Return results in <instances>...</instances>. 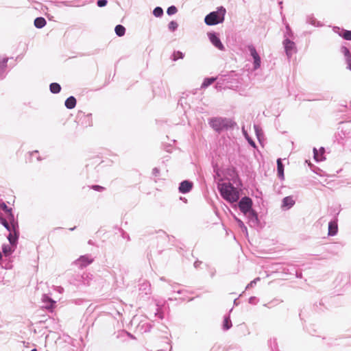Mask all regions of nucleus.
<instances>
[{"mask_svg":"<svg viewBox=\"0 0 351 351\" xmlns=\"http://www.w3.org/2000/svg\"><path fill=\"white\" fill-rule=\"evenodd\" d=\"M160 173V170L157 167H154L153 169H152V175L154 176H158Z\"/></svg>","mask_w":351,"mask_h":351,"instance_id":"nucleus-46","label":"nucleus"},{"mask_svg":"<svg viewBox=\"0 0 351 351\" xmlns=\"http://www.w3.org/2000/svg\"><path fill=\"white\" fill-rule=\"evenodd\" d=\"M114 32L118 36L121 37L125 35V28L122 25H117L114 28Z\"/></svg>","mask_w":351,"mask_h":351,"instance_id":"nucleus-29","label":"nucleus"},{"mask_svg":"<svg viewBox=\"0 0 351 351\" xmlns=\"http://www.w3.org/2000/svg\"><path fill=\"white\" fill-rule=\"evenodd\" d=\"M193 186V182L188 180H183L179 184L178 191L180 193L185 194L189 193L192 190Z\"/></svg>","mask_w":351,"mask_h":351,"instance_id":"nucleus-11","label":"nucleus"},{"mask_svg":"<svg viewBox=\"0 0 351 351\" xmlns=\"http://www.w3.org/2000/svg\"><path fill=\"white\" fill-rule=\"evenodd\" d=\"M295 204V200L291 196H287L282 200L281 208L282 210H289Z\"/></svg>","mask_w":351,"mask_h":351,"instance_id":"nucleus-17","label":"nucleus"},{"mask_svg":"<svg viewBox=\"0 0 351 351\" xmlns=\"http://www.w3.org/2000/svg\"><path fill=\"white\" fill-rule=\"evenodd\" d=\"M273 342H274V343L275 345L276 344V339H274V340H273Z\"/></svg>","mask_w":351,"mask_h":351,"instance_id":"nucleus-60","label":"nucleus"},{"mask_svg":"<svg viewBox=\"0 0 351 351\" xmlns=\"http://www.w3.org/2000/svg\"><path fill=\"white\" fill-rule=\"evenodd\" d=\"M34 23L36 28L41 29L45 26L47 21L45 18L40 16L36 18Z\"/></svg>","mask_w":351,"mask_h":351,"instance_id":"nucleus-23","label":"nucleus"},{"mask_svg":"<svg viewBox=\"0 0 351 351\" xmlns=\"http://www.w3.org/2000/svg\"><path fill=\"white\" fill-rule=\"evenodd\" d=\"M184 57V54L180 51H176L173 53L171 59L173 61H176L178 59H183Z\"/></svg>","mask_w":351,"mask_h":351,"instance_id":"nucleus-30","label":"nucleus"},{"mask_svg":"<svg viewBox=\"0 0 351 351\" xmlns=\"http://www.w3.org/2000/svg\"><path fill=\"white\" fill-rule=\"evenodd\" d=\"M37 159H38V160H41V158L40 157H38Z\"/></svg>","mask_w":351,"mask_h":351,"instance_id":"nucleus-63","label":"nucleus"},{"mask_svg":"<svg viewBox=\"0 0 351 351\" xmlns=\"http://www.w3.org/2000/svg\"><path fill=\"white\" fill-rule=\"evenodd\" d=\"M128 335L130 336V337H131V338H132V339H134V337L133 335H130V334H128Z\"/></svg>","mask_w":351,"mask_h":351,"instance_id":"nucleus-59","label":"nucleus"},{"mask_svg":"<svg viewBox=\"0 0 351 351\" xmlns=\"http://www.w3.org/2000/svg\"><path fill=\"white\" fill-rule=\"evenodd\" d=\"M93 280V275L90 273L83 272L82 274H77L73 275L70 279L69 282L77 287L81 286H88Z\"/></svg>","mask_w":351,"mask_h":351,"instance_id":"nucleus-5","label":"nucleus"},{"mask_svg":"<svg viewBox=\"0 0 351 351\" xmlns=\"http://www.w3.org/2000/svg\"><path fill=\"white\" fill-rule=\"evenodd\" d=\"M58 229H61V228L58 227V228H55V230H58Z\"/></svg>","mask_w":351,"mask_h":351,"instance_id":"nucleus-62","label":"nucleus"},{"mask_svg":"<svg viewBox=\"0 0 351 351\" xmlns=\"http://www.w3.org/2000/svg\"><path fill=\"white\" fill-rule=\"evenodd\" d=\"M108 1L107 0H97V5L99 8L104 7L107 5Z\"/></svg>","mask_w":351,"mask_h":351,"instance_id":"nucleus-43","label":"nucleus"},{"mask_svg":"<svg viewBox=\"0 0 351 351\" xmlns=\"http://www.w3.org/2000/svg\"><path fill=\"white\" fill-rule=\"evenodd\" d=\"M3 208L8 213H9V215L10 213H12V208H8L5 203H3Z\"/></svg>","mask_w":351,"mask_h":351,"instance_id":"nucleus-48","label":"nucleus"},{"mask_svg":"<svg viewBox=\"0 0 351 351\" xmlns=\"http://www.w3.org/2000/svg\"><path fill=\"white\" fill-rule=\"evenodd\" d=\"M42 300L44 303H45V308H52L53 306L55 305L56 302L53 300L50 297H49L47 295L44 294L43 295Z\"/></svg>","mask_w":351,"mask_h":351,"instance_id":"nucleus-22","label":"nucleus"},{"mask_svg":"<svg viewBox=\"0 0 351 351\" xmlns=\"http://www.w3.org/2000/svg\"><path fill=\"white\" fill-rule=\"evenodd\" d=\"M282 44L287 58H291L292 55L297 51L295 43L289 38H285Z\"/></svg>","mask_w":351,"mask_h":351,"instance_id":"nucleus-7","label":"nucleus"},{"mask_svg":"<svg viewBox=\"0 0 351 351\" xmlns=\"http://www.w3.org/2000/svg\"><path fill=\"white\" fill-rule=\"evenodd\" d=\"M254 130L256 132L257 138L260 141V132H261L260 128L258 125H256L254 126Z\"/></svg>","mask_w":351,"mask_h":351,"instance_id":"nucleus-45","label":"nucleus"},{"mask_svg":"<svg viewBox=\"0 0 351 351\" xmlns=\"http://www.w3.org/2000/svg\"><path fill=\"white\" fill-rule=\"evenodd\" d=\"M75 228H76V227L75 226V227H73V228H70L69 230H70L71 231H73V230H74Z\"/></svg>","mask_w":351,"mask_h":351,"instance_id":"nucleus-58","label":"nucleus"},{"mask_svg":"<svg viewBox=\"0 0 351 351\" xmlns=\"http://www.w3.org/2000/svg\"><path fill=\"white\" fill-rule=\"evenodd\" d=\"M232 322L230 318V316L226 315L224 317L223 322V329L224 330H228L232 327Z\"/></svg>","mask_w":351,"mask_h":351,"instance_id":"nucleus-26","label":"nucleus"},{"mask_svg":"<svg viewBox=\"0 0 351 351\" xmlns=\"http://www.w3.org/2000/svg\"><path fill=\"white\" fill-rule=\"evenodd\" d=\"M153 14L156 17H161L163 15V10L161 7L157 6L153 10Z\"/></svg>","mask_w":351,"mask_h":351,"instance_id":"nucleus-34","label":"nucleus"},{"mask_svg":"<svg viewBox=\"0 0 351 351\" xmlns=\"http://www.w3.org/2000/svg\"><path fill=\"white\" fill-rule=\"evenodd\" d=\"M234 304H236V303H237V299H235V300H234Z\"/></svg>","mask_w":351,"mask_h":351,"instance_id":"nucleus-64","label":"nucleus"},{"mask_svg":"<svg viewBox=\"0 0 351 351\" xmlns=\"http://www.w3.org/2000/svg\"><path fill=\"white\" fill-rule=\"evenodd\" d=\"M235 221H237L239 227L241 229L242 232L247 234V227L245 226L244 223L237 217H235Z\"/></svg>","mask_w":351,"mask_h":351,"instance_id":"nucleus-32","label":"nucleus"},{"mask_svg":"<svg viewBox=\"0 0 351 351\" xmlns=\"http://www.w3.org/2000/svg\"><path fill=\"white\" fill-rule=\"evenodd\" d=\"M76 103L77 101L75 97L70 96L65 100L64 105L67 109L71 110L75 107Z\"/></svg>","mask_w":351,"mask_h":351,"instance_id":"nucleus-21","label":"nucleus"},{"mask_svg":"<svg viewBox=\"0 0 351 351\" xmlns=\"http://www.w3.org/2000/svg\"><path fill=\"white\" fill-rule=\"evenodd\" d=\"M31 351H37V350L36 348H34Z\"/></svg>","mask_w":351,"mask_h":351,"instance_id":"nucleus-61","label":"nucleus"},{"mask_svg":"<svg viewBox=\"0 0 351 351\" xmlns=\"http://www.w3.org/2000/svg\"><path fill=\"white\" fill-rule=\"evenodd\" d=\"M184 292V290H182V289H178L176 291V293H178V294H181Z\"/></svg>","mask_w":351,"mask_h":351,"instance_id":"nucleus-52","label":"nucleus"},{"mask_svg":"<svg viewBox=\"0 0 351 351\" xmlns=\"http://www.w3.org/2000/svg\"><path fill=\"white\" fill-rule=\"evenodd\" d=\"M306 23L315 27L322 26V24L319 21H317V19L313 15H309L306 17Z\"/></svg>","mask_w":351,"mask_h":351,"instance_id":"nucleus-24","label":"nucleus"},{"mask_svg":"<svg viewBox=\"0 0 351 351\" xmlns=\"http://www.w3.org/2000/svg\"><path fill=\"white\" fill-rule=\"evenodd\" d=\"M347 64V69L351 71V60L346 62Z\"/></svg>","mask_w":351,"mask_h":351,"instance_id":"nucleus-50","label":"nucleus"},{"mask_svg":"<svg viewBox=\"0 0 351 351\" xmlns=\"http://www.w3.org/2000/svg\"><path fill=\"white\" fill-rule=\"evenodd\" d=\"M293 36V33L290 27V26L287 24L285 26V32L284 34V37L285 38H292Z\"/></svg>","mask_w":351,"mask_h":351,"instance_id":"nucleus-33","label":"nucleus"},{"mask_svg":"<svg viewBox=\"0 0 351 351\" xmlns=\"http://www.w3.org/2000/svg\"><path fill=\"white\" fill-rule=\"evenodd\" d=\"M7 238L9 241V244L16 247L18 240L19 238V234L12 233L11 232V233L9 232V234L8 235Z\"/></svg>","mask_w":351,"mask_h":351,"instance_id":"nucleus-19","label":"nucleus"},{"mask_svg":"<svg viewBox=\"0 0 351 351\" xmlns=\"http://www.w3.org/2000/svg\"><path fill=\"white\" fill-rule=\"evenodd\" d=\"M208 38L210 43L214 45L217 49L220 51H224L225 47L221 43L218 34L216 32H208Z\"/></svg>","mask_w":351,"mask_h":351,"instance_id":"nucleus-9","label":"nucleus"},{"mask_svg":"<svg viewBox=\"0 0 351 351\" xmlns=\"http://www.w3.org/2000/svg\"><path fill=\"white\" fill-rule=\"evenodd\" d=\"M16 247L4 243L2 245V254L5 257L8 258L10 257L12 254L15 251Z\"/></svg>","mask_w":351,"mask_h":351,"instance_id":"nucleus-18","label":"nucleus"},{"mask_svg":"<svg viewBox=\"0 0 351 351\" xmlns=\"http://www.w3.org/2000/svg\"><path fill=\"white\" fill-rule=\"evenodd\" d=\"M156 306L157 308L154 315L155 317H158L159 319H162L164 318V313L162 311V308L158 305V304H157Z\"/></svg>","mask_w":351,"mask_h":351,"instance_id":"nucleus-35","label":"nucleus"},{"mask_svg":"<svg viewBox=\"0 0 351 351\" xmlns=\"http://www.w3.org/2000/svg\"><path fill=\"white\" fill-rule=\"evenodd\" d=\"M221 196L229 203H234L239 199V190L230 182H223L217 186Z\"/></svg>","mask_w":351,"mask_h":351,"instance_id":"nucleus-2","label":"nucleus"},{"mask_svg":"<svg viewBox=\"0 0 351 351\" xmlns=\"http://www.w3.org/2000/svg\"><path fill=\"white\" fill-rule=\"evenodd\" d=\"M319 151L321 152L320 156L318 154L317 149L315 147L313 148L314 159L317 162L322 161L323 160V158H324L322 155L324 153V147H321Z\"/></svg>","mask_w":351,"mask_h":351,"instance_id":"nucleus-27","label":"nucleus"},{"mask_svg":"<svg viewBox=\"0 0 351 351\" xmlns=\"http://www.w3.org/2000/svg\"><path fill=\"white\" fill-rule=\"evenodd\" d=\"M202 264V262L201 261H197L194 263V267L195 268H197L199 267V265Z\"/></svg>","mask_w":351,"mask_h":351,"instance_id":"nucleus-49","label":"nucleus"},{"mask_svg":"<svg viewBox=\"0 0 351 351\" xmlns=\"http://www.w3.org/2000/svg\"><path fill=\"white\" fill-rule=\"evenodd\" d=\"M177 12L178 9L175 5H171L167 10V14L169 16L175 14Z\"/></svg>","mask_w":351,"mask_h":351,"instance_id":"nucleus-37","label":"nucleus"},{"mask_svg":"<svg viewBox=\"0 0 351 351\" xmlns=\"http://www.w3.org/2000/svg\"><path fill=\"white\" fill-rule=\"evenodd\" d=\"M209 125L215 132L220 133L224 130L233 128L236 123L230 119L214 117L209 120Z\"/></svg>","mask_w":351,"mask_h":351,"instance_id":"nucleus-3","label":"nucleus"},{"mask_svg":"<svg viewBox=\"0 0 351 351\" xmlns=\"http://www.w3.org/2000/svg\"><path fill=\"white\" fill-rule=\"evenodd\" d=\"M8 220L10 222V227L8 228L10 230L8 231L10 233H11L12 232V233L19 234V227L18 221L15 220L13 213H10L8 215Z\"/></svg>","mask_w":351,"mask_h":351,"instance_id":"nucleus-13","label":"nucleus"},{"mask_svg":"<svg viewBox=\"0 0 351 351\" xmlns=\"http://www.w3.org/2000/svg\"><path fill=\"white\" fill-rule=\"evenodd\" d=\"M2 258H3V254H2L1 251L0 250V261L2 259Z\"/></svg>","mask_w":351,"mask_h":351,"instance_id":"nucleus-57","label":"nucleus"},{"mask_svg":"<svg viewBox=\"0 0 351 351\" xmlns=\"http://www.w3.org/2000/svg\"><path fill=\"white\" fill-rule=\"evenodd\" d=\"M180 199L182 200L183 202H184L185 203L187 202V199L185 197H181Z\"/></svg>","mask_w":351,"mask_h":351,"instance_id":"nucleus-54","label":"nucleus"},{"mask_svg":"<svg viewBox=\"0 0 351 351\" xmlns=\"http://www.w3.org/2000/svg\"><path fill=\"white\" fill-rule=\"evenodd\" d=\"M160 279V280L166 281V282H168L169 283H170V282H171V281H168V280H167L165 279V277H161Z\"/></svg>","mask_w":351,"mask_h":351,"instance_id":"nucleus-53","label":"nucleus"},{"mask_svg":"<svg viewBox=\"0 0 351 351\" xmlns=\"http://www.w3.org/2000/svg\"><path fill=\"white\" fill-rule=\"evenodd\" d=\"M186 98L182 96L180 98L179 101H178V105H180L184 109H185L186 106H184V103L185 104L186 106H188V107L189 108V105H188L186 102H184V100H185Z\"/></svg>","mask_w":351,"mask_h":351,"instance_id":"nucleus-41","label":"nucleus"},{"mask_svg":"<svg viewBox=\"0 0 351 351\" xmlns=\"http://www.w3.org/2000/svg\"><path fill=\"white\" fill-rule=\"evenodd\" d=\"M277 173L278 178L280 180H284V165L282 164V160L280 158L277 160Z\"/></svg>","mask_w":351,"mask_h":351,"instance_id":"nucleus-20","label":"nucleus"},{"mask_svg":"<svg viewBox=\"0 0 351 351\" xmlns=\"http://www.w3.org/2000/svg\"><path fill=\"white\" fill-rule=\"evenodd\" d=\"M169 285H170V286H171V288H172V291H173V292H176V291H177V290H176V287H177L178 286H180V284L176 283V282H171L169 283Z\"/></svg>","mask_w":351,"mask_h":351,"instance_id":"nucleus-44","label":"nucleus"},{"mask_svg":"<svg viewBox=\"0 0 351 351\" xmlns=\"http://www.w3.org/2000/svg\"><path fill=\"white\" fill-rule=\"evenodd\" d=\"M147 327H148V328H146V329L145 330V332H148V331H149V330H150V329H151V326H150V325H149V326H147Z\"/></svg>","mask_w":351,"mask_h":351,"instance_id":"nucleus-55","label":"nucleus"},{"mask_svg":"<svg viewBox=\"0 0 351 351\" xmlns=\"http://www.w3.org/2000/svg\"><path fill=\"white\" fill-rule=\"evenodd\" d=\"M8 58L0 56V80L4 79L7 75Z\"/></svg>","mask_w":351,"mask_h":351,"instance_id":"nucleus-14","label":"nucleus"},{"mask_svg":"<svg viewBox=\"0 0 351 351\" xmlns=\"http://www.w3.org/2000/svg\"><path fill=\"white\" fill-rule=\"evenodd\" d=\"M93 261V258H90L88 255H83L75 260L73 262V264L77 265L80 268H83L92 263Z\"/></svg>","mask_w":351,"mask_h":351,"instance_id":"nucleus-10","label":"nucleus"},{"mask_svg":"<svg viewBox=\"0 0 351 351\" xmlns=\"http://www.w3.org/2000/svg\"><path fill=\"white\" fill-rule=\"evenodd\" d=\"M337 215L334 217L332 220H331L328 223V236H335L337 234L338 232V226H337Z\"/></svg>","mask_w":351,"mask_h":351,"instance_id":"nucleus-15","label":"nucleus"},{"mask_svg":"<svg viewBox=\"0 0 351 351\" xmlns=\"http://www.w3.org/2000/svg\"><path fill=\"white\" fill-rule=\"evenodd\" d=\"M167 346L169 348V350H167V349H165V350L162 349V350H158L157 351H170L171 349V346L170 345H169V344L167 345Z\"/></svg>","mask_w":351,"mask_h":351,"instance_id":"nucleus-51","label":"nucleus"},{"mask_svg":"<svg viewBox=\"0 0 351 351\" xmlns=\"http://www.w3.org/2000/svg\"><path fill=\"white\" fill-rule=\"evenodd\" d=\"M90 188L95 191H99V192L103 191L105 189V188L104 186H101L100 185H97V184L92 185L90 186Z\"/></svg>","mask_w":351,"mask_h":351,"instance_id":"nucleus-42","label":"nucleus"},{"mask_svg":"<svg viewBox=\"0 0 351 351\" xmlns=\"http://www.w3.org/2000/svg\"><path fill=\"white\" fill-rule=\"evenodd\" d=\"M259 280H260V278H259V277L254 278L252 281H251V282H250L247 285V287H246V289H250V288H251V287H253L256 284V282H257L258 281H259Z\"/></svg>","mask_w":351,"mask_h":351,"instance_id":"nucleus-40","label":"nucleus"},{"mask_svg":"<svg viewBox=\"0 0 351 351\" xmlns=\"http://www.w3.org/2000/svg\"><path fill=\"white\" fill-rule=\"evenodd\" d=\"M257 298L254 296H252L249 298V303L252 304H255L256 303Z\"/></svg>","mask_w":351,"mask_h":351,"instance_id":"nucleus-47","label":"nucleus"},{"mask_svg":"<svg viewBox=\"0 0 351 351\" xmlns=\"http://www.w3.org/2000/svg\"><path fill=\"white\" fill-rule=\"evenodd\" d=\"M341 52L344 55L346 62L351 61V53L348 48L345 46L341 47Z\"/></svg>","mask_w":351,"mask_h":351,"instance_id":"nucleus-28","label":"nucleus"},{"mask_svg":"<svg viewBox=\"0 0 351 351\" xmlns=\"http://www.w3.org/2000/svg\"><path fill=\"white\" fill-rule=\"evenodd\" d=\"M247 49L250 51V56L253 58V69L254 70H257L261 66V58L258 53L256 51L255 47L252 45H250L247 46Z\"/></svg>","mask_w":351,"mask_h":351,"instance_id":"nucleus-8","label":"nucleus"},{"mask_svg":"<svg viewBox=\"0 0 351 351\" xmlns=\"http://www.w3.org/2000/svg\"><path fill=\"white\" fill-rule=\"evenodd\" d=\"M215 80H216V78H215L213 77L205 78L202 84V87L206 88V87L209 86L215 81Z\"/></svg>","mask_w":351,"mask_h":351,"instance_id":"nucleus-31","label":"nucleus"},{"mask_svg":"<svg viewBox=\"0 0 351 351\" xmlns=\"http://www.w3.org/2000/svg\"><path fill=\"white\" fill-rule=\"evenodd\" d=\"M253 201L247 197H243L238 202L241 212L247 218V223L250 227L255 228L259 224L258 213L252 208Z\"/></svg>","mask_w":351,"mask_h":351,"instance_id":"nucleus-1","label":"nucleus"},{"mask_svg":"<svg viewBox=\"0 0 351 351\" xmlns=\"http://www.w3.org/2000/svg\"><path fill=\"white\" fill-rule=\"evenodd\" d=\"M139 294L141 295H149L151 293V285L147 281L144 280L143 282L139 284Z\"/></svg>","mask_w":351,"mask_h":351,"instance_id":"nucleus-16","label":"nucleus"},{"mask_svg":"<svg viewBox=\"0 0 351 351\" xmlns=\"http://www.w3.org/2000/svg\"><path fill=\"white\" fill-rule=\"evenodd\" d=\"M49 90L51 93L58 94L61 90V86L57 82L51 83L49 85Z\"/></svg>","mask_w":351,"mask_h":351,"instance_id":"nucleus-25","label":"nucleus"},{"mask_svg":"<svg viewBox=\"0 0 351 351\" xmlns=\"http://www.w3.org/2000/svg\"><path fill=\"white\" fill-rule=\"evenodd\" d=\"M178 27V24L177 23V22L174 21H171L168 24V28L171 32H174L175 30H176Z\"/></svg>","mask_w":351,"mask_h":351,"instance_id":"nucleus-38","label":"nucleus"},{"mask_svg":"<svg viewBox=\"0 0 351 351\" xmlns=\"http://www.w3.org/2000/svg\"><path fill=\"white\" fill-rule=\"evenodd\" d=\"M332 30L343 39L346 40H351V30L344 29L337 26H334L332 27Z\"/></svg>","mask_w":351,"mask_h":351,"instance_id":"nucleus-12","label":"nucleus"},{"mask_svg":"<svg viewBox=\"0 0 351 351\" xmlns=\"http://www.w3.org/2000/svg\"><path fill=\"white\" fill-rule=\"evenodd\" d=\"M77 122L78 124L84 127L91 126L93 123L92 114H85L82 111H79L76 116Z\"/></svg>","mask_w":351,"mask_h":351,"instance_id":"nucleus-6","label":"nucleus"},{"mask_svg":"<svg viewBox=\"0 0 351 351\" xmlns=\"http://www.w3.org/2000/svg\"><path fill=\"white\" fill-rule=\"evenodd\" d=\"M0 223L7 230H10L8 229L10 224V221L8 222V220H6L5 218L1 217L0 218Z\"/></svg>","mask_w":351,"mask_h":351,"instance_id":"nucleus-39","label":"nucleus"},{"mask_svg":"<svg viewBox=\"0 0 351 351\" xmlns=\"http://www.w3.org/2000/svg\"><path fill=\"white\" fill-rule=\"evenodd\" d=\"M226 10L224 7H218L216 11L210 12L204 18V23L209 26L216 25L224 21Z\"/></svg>","mask_w":351,"mask_h":351,"instance_id":"nucleus-4","label":"nucleus"},{"mask_svg":"<svg viewBox=\"0 0 351 351\" xmlns=\"http://www.w3.org/2000/svg\"><path fill=\"white\" fill-rule=\"evenodd\" d=\"M38 152L37 150H35V151L32 152L31 153V154H32V155H34V154H38Z\"/></svg>","mask_w":351,"mask_h":351,"instance_id":"nucleus-56","label":"nucleus"},{"mask_svg":"<svg viewBox=\"0 0 351 351\" xmlns=\"http://www.w3.org/2000/svg\"><path fill=\"white\" fill-rule=\"evenodd\" d=\"M243 134L247 141L248 143L252 147H256L255 142L248 136L247 133L243 130Z\"/></svg>","mask_w":351,"mask_h":351,"instance_id":"nucleus-36","label":"nucleus"}]
</instances>
